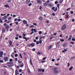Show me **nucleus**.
Masks as SVG:
<instances>
[{"instance_id":"nucleus-22","label":"nucleus","mask_w":75,"mask_h":75,"mask_svg":"<svg viewBox=\"0 0 75 75\" xmlns=\"http://www.w3.org/2000/svg\"><path fill=\"white\" fill-rule=\"evenodd\" d=\"M23 37L25 39V40L26 41H27V39L26 38V37L24 36H23Z\"/></svg>"},{"instance_id":"nucleus-35","label":"nucleus","mask_w":75,"mask_h":75,"mask_svg":"<svg viewBox=\"0 0 75 75\" xmlns=\"http://www.w3.org/2000/svg\"><path fill=\"white\" fill-rule=\"evenodd\" d=\"M54 11H57V7H56L55 9L54 10Z\"/></svg>"},{"instance_id":"nucleus-49","label":"nucleus","mask_w":75,"mask_h":75,"mask_svg":"<svg viewBox=\"0 0 75 75\" xmlns=\"http://www.w3.org/2000/svg\"><path fill=\"white\" fill-rule=\"evenodd\" d=\"M18 63H19V64H21V63H22V62H20V61L18 60Z\"/></svg>"},{"instance_id":"nucleus-16","label":"nucleus","mask_w":75,"mask_h":75,"mask_svg":"<svg viewBox=\"0 0 75 75\" xmlns=\"http://www.w3.org/2000/svg\"><path fill=\"white\" fill-rule=\"evenodd\" d=\"M62 46L64 47H67V44H66V43H65L63 44Z\"/></svg>"},{"instance_id":"nucleus-33","label":"nucleus","mask_w":75,"mask_h":75,"mask_svg":"<svg viewBox=\"0 0 75 75\" xmlns=\"http://www.w3.org/2000/svg\"><path fill=\"white\" fill-rule=\"evenodd\" d=\"M39 33L40 35H41L42 34V31H39Z\"/></svg>"},{"instance_id":"nucleus-46","label":"nucleus","mask_w":75,"mask_h":75,"mask_svg":"<svg viewBox=\"0 0 75 75\" xmlns=\"http://www.w3.org/2000/svg\"><path fill=\"white\" fill-rule=\"evenodd\" d=\"M40 52H38L37 53V54L39 55H40Z\"/></svg>"},{"instance_id":"nucleus-51","label":"nucleus","mask_w":75,"mask_h":75,"mask_svg":"<svg viewBox=\"0 0 75 75\" xmlns=\"http://www.w3.org/2000/svg\"><path fill=\"white\" fill-rule=\"evenodd\" d=\"M15 23L16 25H18V22H16Z\"/></svg>"},{"instance_id":"nucleus-52","label":"nucleus","mask_w":75,"mask_h":75,"mask_svg":"<svg viewBox=\"0 0 75 75\" xmlns=\"http://www.w3.org/2000/svg\"><path fill=\"white\" fill-rule=\"evenodd\" d=\"M71 40V38L69 37L68 39V41H70Z\"/></svg>"},{"instance_id":"nucleus-7","label":"nucleus","mask_w":75,"mask_h":75,"mask_svg":"<svg viewBox=\"0 0 75 75\" xmlns=\"http://www.w3.org/2000/svg\"><path fill=\"white\" fill-rule=\"evenodd\" d=\"M23 23L24 24H27V21L24 20L23 21Z\"/></svg>"},{"instance_id":"nucleus-20","label":"nucleus","mask_w":75,"mask_h":75,"mask_svg":"<svg viewBox=\"0 0 75 75\" xmlns=\"http://www.w3.org/2000/svg\"><path fill=\"white\" fill-rule=\"evenodd\" d=\"M5 7H9L10 8V6L7 5H5L4 6Z\"/></svg>"},{"instance_id":"nucleus-58","label":"nucleus","mask_w":75,"mask_h":75,"mask_svg":"<svg viewBox=\"0 0 75 75\" xmlns=\"http://www.w3.org/2000/svg\"><path fill=\"white\" fill-rule=\"evenodd\" d=\"M0 62H1L3 63V60H0Z\"/></svg>"},{"instance_id":"nucleus-1","label":"nucleus","mask_w":75,"mask_h":75,"mask_svg":"<svg viewBox=\"0 0 75 75\" xmlns=\"http://www.w3.org/2000/svg\"><path fill=\"white\" fill-rule=\"evenodd\" d=\"M37 70L39 71V72H41L42 71V72H44L45 71V69H38Z\"/></svg>"},{"instance_id":"nucleus-45","label":"nucleus","mask_w":75,"mask_h":75,"mask_svg":"<svg viewBox=\"0 0 75 75\" xmlns=\"http://www.w3.org/2000/svg\"><path fill=\"white\" fill-rule=\"evenodd\" d=\"M10 62H13V59H10L9 60Z\"/></svg>"},{"instance_id":"nucleus-62","label":"nucleus","mask_w":75,"mask_h":75,"mask_svg":"<svg viewBox=\"0 0 75 75\" xmlns=\"http://www.w3.org/2000/svg\"><path fill=\"white\" fill-rule=\"evenodd\" d=\"M44 62H45V61H42V63H44Z\"/></svg>"},{"instance_id":"nucleus-60","label":"nucleus","mask_w":75,"mask_h":75,"mask_svg":"<svg viewBox=\"0 0 75 75\" xmlns=\"http://www.w3.org/2000/svg\"><path fill=\"white\" fill-rule=\"evenodd\" d=\"M19 72H22V70H21V69H20L19 70Z\"/></svg>"},{"instance_id":"nucleus-53","label":"nucleus","mask_w":75,"mask_h":75,"mask_svg":"<svg viewBox=\"0 0 75 75\" xmlns=\"http://www.w3.org/2000/svg\"><path fill=\"white\" fill-rule=\"evenodd\" d=\"M32 51H35V48H33L32 49Z\"/></svg>"},{"instance_id":"nucleus-44","label":"nucleus","mask_w":75,"mask_h":75,"mask_svg":"<svg viewBox=\"0 0 75 75\" xmlns=\"http://www.w3.org/2000/svg\"><path fill=\"white\" fill-rule=\"evenodd\" d=\"M15 61H18V59H17V58H15Z\"/></svg>"},{"instance_id":"nucleus-25","label":"nucleus","mask_w":75,"mask_h":75,"mask_svg":"<svg viewBox=\"0 0 75 75\" xmlns=\"http://www.w3.org/2000/svg\"><path fill=\"white\" fill-rule=\"evenodd\" d=\"M72 68H73V67H71L69 69V71H72Z\"/></svg>"},{"instance_id":"nucleus-24","label":"nucleus","mask_w":75,"mask_h":75,"mask_svg":"<svg viewBox=\"0 0 75 75\" xmlns=\"http://www.w3.org/2000/svg\"><path fill=\"white\" fill-rule=\"evenodd\" d=\"M0 55H3V51H0Z\"/></svg>"},{"instance_id":"nucleus-56","label":"nucleus","mask_w":75,"mask_h":75,"mask_svg":"<svg viewBox=\"0 0 75 75\" xmlns=\"http://www.w3.org/2000/svg\"><path fill=\"white\" fill-rule=\"evenodd\" d=\"M66 18H69V15H67V16Z\"/></svg>"},{"instance_id":"nucleus-36","label":"nucleus","mask_w":75,"mask_h":75,"mask_svg":"<svg viewBox=\"0 0 75 75\" xmlns=\"http://www.w3.org/2000/svg\"><path fill=\"white\" fill-rule=\"evenodd\" d=\"M60 40L62 42H64V39H60Z\"/></svg>"},{"instance_id":"nucleus-27","label":"nucleus","mask_w":75,"mask_h":75,"mask_svg":"<svg viewBox=\"0 0 75 75\" xmlns=\"http://www.w3.org/2000/svg\"><path fill=\"white\" fill-rule=\"evenodd\" d=\"M30 61L31 65H33V63H32V62L31 61V59H30Z\"/></svg>"},{"instance_id":"nucleus-39","label":"nucleus","mask_w":75,"mask_h":75,"mask_svg":"<svg viewBox=\"0 0 75 75\" xmlns=\"http://www.w3.org/2000/svg\"><path fill=\"white\" fill-rule=\"evenodd\" d=\"M55 4H58V1H56L55 2Z\"/></svg>"},{"instance_id":"nucleus-5","label":"nucleus","mask_w":75,"mask_h":75,"mask_svg":"<svg viewBox=\"0 0 75 75\" xmlns=\"http://www.w3.org/2000/svg\"><path fill=\"white\" fill-rule=\"evenodd\" d=\"M4 59L5 62H7V61H8V57H5Z\"/></svg>"},{"instance_id":"nucleus-54","label":"nucleus","mask_w":75,"mask_h":75,"mask_svg":"<svg viewBox=\"0 0 75 75\" xmlns=\"http://www.w3.org/2000/svg\"><path fill=\"white\" fill-rule=\"evenodd\" d=\"M39 9H40V10L42 9V6H40Z\"/></svg>"},{"instance_id":"nucleus-4","label":"nucleus","mask_w":75,"mask_h":75,"mask_svg":"<svg viewBox=\"0 0 75 75\" xmlns=\"http://www.w3.org/2000/svg\"><path fill=\"white\" fill-rule=\"evenodd\" d=\"M65 28H66V24H65L63 26L62 28V29L63 30H65Z\"/></svg>"},{"instance_id":"nucleus-3","label":"nucleus","mask_w":75,"mask_h":75,"mask_svg":"<svg viewBox=\"0 0 75 75\" xmlns=\"http://www.w3.org/2000/svg\"><path fill=\"white\" fill-rule=\"evenodd\" d=\"M7 67H13V65L11 64H8V63H7Z\"/></svg>"},{"instance_id":"nucleus-18","label":"nucleus","mask_w":75,"mask_h":75,"mask_svg":"<svg viewBox=\"0 0 75 75\" xmlns=\"http://www.w3.org/2000/svg\"><path fill=\"white\" fill-rule=\"evenodd\" d=\"M51 47H52V45H51L50 47H48V49L49 50H50V49H51Z\"/></svg>"},{"instance_id":"nucleus-9","label":"nucleus","mask_w":75,"mask_h":75,"mask_svg":"<svg viewBox=\"0 0 75 75\" xmlns=\"http://www.w3.org/2000/svg\"><path fill=\"white\" fill-rule=\"evenodd\" d=\"M9 28V25H7L5 27V28L7 30H8V28Z\"/></svg>"},{"instance_id":"nucleus-59","label":"nucleus","mask_w":75,"mask_h":75,"mask_svg":"<svg viewBox=\"0 0 75 75\" xmlns=\"http://www.w3.org/2000/svg\"><path fill=\"white\" fill-rule=\"evenodd\" d=\"M72 41H75V39L74 38H73L72 39Z\"/></svg>"},{"instance_id":"nucleus-42","label":"nucleus","mask_w":75,"mask_h":75,"mask_svg":"<svg viewBox=\"0 0 75 75\" xmlns=\"http://www.w3.org/2000/svg\"><path fill=\"white\" fill-rule=\"evenodd\" d=\"M75 58V56H74L73 57H72L71 59H74Z\"/></svg>"},{"instance_id":"nucleus-12","label":"nucleus","mask_w":75,"mask_h":75,"mask_svg":"<svg viewBox=\"0 0 75 75\" xmlns=\"http://www.w3.org/2000/svg\"><path fill=\"white\" fill-rule=\"evenodd\" d=\"M7 18V16H4L3 18H2V20H5V19H6Z\"/></svg>"},{"instance_id":"nucleus-47","label":"nucleus","mask_w":75,"mask_h":75,"mask_svg":"<svg viewBox=\"0 0 75 75\" xmlns=\"http://www.w3.org/2000/svg\"><path fill=\"white\" fill-rule=\"evenodd\" d=\"M32 5V4L31 3H30L28 4V6H31Z\"/></svg>"},{"instance_id":"nucleus-29","label":"nucleus","mask_w":75,"mask_h":75,"mask_svg":"<svg viewBox=\"0 0 75 75\" xmlns=\"http://www.w3.org/2000/svg\"><path fill=\"white\" fill-rule=\"evenodd\" d=\"M2 31L3 33H4V32H5V29L3 28L2 29Z\"/></svg>"},{"instance_id":"nucleus-26","label":"nucleus","mask_w":75,"mask_h":75,"mask_svg":"<svg viewBox=\"0 0 75 75\" xmlns=\"http://www.w3.org/2000/svg\"><path fill=\"white\" fill-rule=\"evenodd\" d=\"M1 16H6V14L5 13L4 14H3L2 13L1 14Z\"/></svg>"},{"instance_id":"nucleus-14","label":"nucleus","mask_w":75,"mask_h":75,"mask_svg":"<svg viewBox=\"0 0 75 75\" xmlns=\"http://www.w3.org/2000/svg\"><path fill=\"white\" fill-rule=\"evenodd\" d=\"M27 71L28 72V73L29 74H31V71H30V69L29 68H28L27 69Z\"/></svg>"},{"instance_id":"nucleus-19","label":"nucleus","mask_w":75,"mask_h":75,"mask_svg":"<svg viewBox=\"0 0 75 75\" xmlns=\"http://www.w3.org/2000/svg\"><path fill=\"white\" fill-rule=\"evenodd\" d=\"M63 1H64V0H60L59 2L60 4H61L63 2Z\"/></svg>"},{"instance_id":"nucleus-57","label":"nucleus","mask_w":75,"mask_h":75,"mask_svg":"<svg viewBox=\"0 0 75 75\" xmlns=\"http://www.w3.org/2000/svg\"><path fill=\"white\" fill-rule=\"evenodd\" d=\"M3 54H0V57L1 58H2V57H3Z\"/></svg>"},{"instance_id":"nucleus-15","label":"nucleus","mask_w":75,"mask_h":75,"mask_svg":"<svg viewBox=\"0 0 75 75\" xmlns=\"http://www.w3.org/2000/svg\"><path fill=\"white\" fill-rule=\"evenodd\" d=\"M44 5L45 6H48V4L47 3L45 2L44 3Z\"/></svg>"},{"instance_id":"nucleus-13","label":"nucleus","mask_w":75,"mask_h":75,"mask_svg":"<svg viewBox=\"0 0 75 75\" xmlns=\"http://www.w3.org/2000/svg\"><path fill=\"white\" fill-rule=\"evenodd\" d=\"M39 20H43V18L41 16H40L39 18Z\"/></svg>"},{"instance_id":"nucleus-23","label":"nucleus","mask_w":75,"mask_h":75,"mask_svg":"<svg viewBox=\"0 0 75 75\" xmlns=\"http://www.w3.org/2000/svg\"><path fill=\"white\" fill-rule=\"evenodd\" d=\"M48 6H50V7H52V6H53V5H52L50 4H48Z\"/></svg>"},{"instance_id":"nucleus-37","label":"nucleus","mask_w":75,"mask_h":75,"mask_svg":"<svg viewBox=\"0 0 75 75\" xmlns=\"http://www.w3.org/2000/svg\"><path fill=\"white\" fill-rule=\"evenodd\" d=\"M19 55L20 56L21 58H23V57H22V55H21V54H20Z\"/></svg>"},{"instance_id":"nucleus-38","label":"nucleus","mask_w":75,"mask_h":75,"mask_svg":"<svg viewBox=\"0 0 75 75\" xmlns=\"http://www.w3.org/2000/svg\"><path fill=\"white\" fill-rule=\"evenodd\" d=\"M71 10V8H69L67 9V10L68 11L69 10Z\"/></svg>"},{"instance_id":"nucleus-40","label":"nucleus","mask_w":75,"mask_h":75,"mask_svg":"<svg viewBox=\"0 0 75 75\" xmlns=\"http://www.w3.org/2000/svg\"><path fill=\"white\" fill-rule=\"evenodd\" d=\"M55 65H56V66H58V65H59V64L57 63V64H55Z\"/></svg>"},{"instance_id":"nucleus-30","label":"nucleus","mask_w":75,"mask_h":75,"mask_svg":"<svg viewBox=\"0 0 75 75\" xmlns=\"http://www.w3.org/2000/svg\"><path fill=\"white\" fill-rule=\"evenodd\" d=\"M37 0V3H40L41 2V1L40 0Z\"/></svg>"},{"instance_id":"nucleus-63","label":"nucleus","mask_w":75,"mask_h":75,"mask_svg":"<svg viewBox=\"0 0 75 75\" xmlns=\"http://www.w3.org/2000/svg\"><path fill=\"white\" fill-rule=\"evenodd\" d=\"M57 7H58V8H59V4H57Z\"/></svg>"},{"instance_id":"nucleus-43","label":"nucleus","mask_w":75,"mask_h":75,"mask_svg":"<svg viewBox=\"0 0 75 75\" xmlns=\"http://www.w3.org/2000/svg\"><path fill=\"white\" fill-rule=\"evenodd\" d=\"M12 18L11 17H9L8 18V20H11V19Z\"/></svg>"},{"instance_id":"nucleus-31","label":"nucleus","mask_w":75,"mask_h":75,"mask_svg":"<svg viewBox=\"0 0 75 75\" xmlns=\"http://www.w3.org/2000/svg\"><path fill=\"white\" fill-rule=\"evenodd\" d=\"M14 56L15 57H18V54H15Z\"/></svg>"},{"instance_id":"nucleus-55","label":"nucleus","mask_w":75,"mask_h":75,"mask_svg":"<svg viewBox=\"0 0 75 75\" xmlns=\"http://www.w3.org/2000/svg\"><path fill=\"white\" fill-rule=\"evenodd\" d=\"M36 44H39V41H37L36 42Z\"/></svg>"},{"instance_id":"nucleus-61","label":"nucleus","mask_w":75,"mask_h":75,"mask_svg":"<svg viewBox=\"0 0 75 75\" xmlns=\"http://www.w3.org/2000/svg\"><path fill=\"white\" fill-rule=\"evenodd\" d=\"M52 10H54V9H55V7H52Z\"/></svg>"},{"instance_id":"nucleus-28","label":"nucleus","mask_w":75,"mask_h":75,"mask_svg":"<svg viewBox=\"0 0 75 75\" xmlns=\"http://www.w3.org/2000/svg\"><path fill=\"white\" fill-rule=\"evenodd\" d=\"M47 57H43L42 59V60H45L46 59H47Z\"/></svg>"},{"instance_id":"nucleus-17","label":"nucleus","mask_w":75,"mask_h":75,"mask_svg":"<svg viewBox=\"0 0 75 75\" xmlns=\"http://www.w3.org/2000/svg\"><path fill=\"white\" fill-rule=\"evenodd\" d=\"M67 50L66 49H64V50H62V52H67Z\"/></svg>"},{"instance_id":"nucleus-41","label":"nucleus","mask_w":75,"mask_h":75,"mask_svg":"<svg viewBox=\"0 0 75 75\" xmlns=\"http://www.w3.org/2000/svg\"><path fill=\"white\" fill-rule=\"evenodd\" d=\"M34 27V25H32L31 26H30V28H33V27Z\"/></svg>"},{"instance_id":"nucleus-10","label":"nucleus","mask_w":75,"mask_h":75,"mask_svg":"<svg viewBox=\"0 0 75 75\" xmlns=\"http://www.w3.org/2000/svg\"><path fill=\"white\" fill-rule=\"evenodd\" d=\"M18 74V70L17 69H16L15 70V75H17Z\"/></svg>"},{"instance_id":"nucleus-6","label":"nucleus","mask_w":75,"mask_h":75,"mask_svg":"<svg viewBox=\"0 0 75 75\" xmlns=\"http://www.w3.org/2000/svg\"><path fill=\"white\" fill-rule=\"evenodd\" d=\"M8 42L9 43L10 45H12V41H11L10 40H9Z\"/></svg>"},{"instance_id":"nucleus-48","label":"nucleus","mask_w":75,"mask_h":75,"mask_svg":"<svg viewBox=\"0 0 75 75\" xmlns=\"http://www.w3.org/2000/svg\"><path fill=\"white\" fill-rule=\"evenodd\" d=\"M27 47H31V45L30 44H29V45H27Z\"/></svg>"},{"instance_id":"nucleus-34","label":"nucleus","mask_w":75,"mask_h":75,"mask_svg":"<svg viewBox=\"0 0 75 75\" xmlns=\"http://www.w3.org/2000/svg\"><path fill=\"white\" fill-rule=\"evenodd\" d=\"M42 40H40V41H39V44H41V43H42Z\"/></svg>"},{"instance_id":"nucleus-2","label":"nucleus","mask_w":75,"mask_h":75,"mask_svg":"<svg viewBox=\"0 0 75 75\" xmlns=\"http://www.w3.org/2000/svg\"><path fill=\"white\" fill-rule=\"evenodd\" d=\"M53 73L55 75H57L58 74V71L57 70H54L53 71Z\"/></svg>"},{"instance_id":"nucleus-8","label":"nucleus","mask_w":75,"mask_h":75,"mask_svg":"<svg viewBox=\"0 0 75 75\" xmlns=\"http://www.w3.org/2000/svg\"><path fill=\"white\" fill-rule=\"evenodd\" d=\"M30 47H34L35 46V44L34 43H30Z\"/></svg>"},{"instance_id":"nucleus-64","label":"nucleus","mask_w":75,"mask_h":75,"mask_svg":"<svg viewBox=\"0 0 75 75\" xmlns=\"http://www.w3.org/2000/svg\"><path fill=\"white\" fill-rule=\"evenodd\" d=\"M33 25H37V23H33Z\"/></svg>"},{"instance_id":"nucleus-11","label":"nucleus","mask_w":75,"mask_h":75,"mask_svg":"<svg viewBox=\"0 0 75 75\" xmlns=\"http://www.w3.org/2000/svg\"><path fill=\"white\" fill-rule=\"evenodd\" d=\"M19 67H21V68H23V67H24V64L23 63H22V64L19 65Z\"/></svg>"},{"instance_id":"nucleus-50","label":"nucleus","mask_w":75,"mask_h":75,"mask_svg":"<svg viewBox=\"0 0 75 75\" xmlns=\"http://www.w3.org/2000/svg\"><path fill=\"white\" fill-rule=\"evenodd\" d=\"M4 26H5L6 27V26H7V24H6V23H4Z\"/></svg>"},{"instance_id":"nucleus-21","label":"nucleus","mask_w":75,"mask_h":75,"mask_svg":"<svg viewBox=\"0 0 75 75\" xmlns=\"http://www.w3.org/2000/svg\"><path fill=\"white\" fill-rule=\"evenodd\" d=\"M30 0H27L26 1V3H27V4H28V3H30Z\"/></svg>"},{"instance_id":"nucleus-32","label":"nucleus","mask_w":75,"mask_h":75,"mask_svg":"<svg viewBox=\"0 0 75 75\" xmlns=\"http://www.w3.org/2000/svg\"><path fill=\"white\" fill-rule=\"evenodd\" d=\"M7 63H8V64H13V62H8Z\"/></svg>"}]
</instances>
